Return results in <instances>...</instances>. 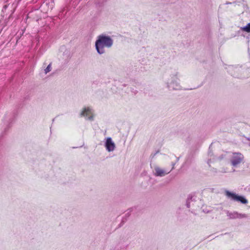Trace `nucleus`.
<instances>
[{"label": "nucleus", "mask_w": 250, "mask_h": 250, "mask_svg": "<svg viewBox=\"0 0 250 250\" xmlns=\"http://www.w3.org/2000/svg\"><path fill=\"white\" fill-rule=\"evenodd\" d=\"M226 214L229 219H242L248 217V215L246 214L239 213L237 211L229 212L227 211Z\"/></svg>", "instance_id": "6"}, {"label": "nucleus", "mask_w": 250, "mask_h": 250, "mask_svg": "<svg viewBox=\"0 0 250 250\" xmlns=\"http://www.w3.org/2000/svg\"><path fill=\"white\" fill-rule=\"evenodd\" d=\"M242 31L250 33V22L247 24L245 26L241 28Z\"/></svg>", "instance_id": "9"}, {"label": "nucleus", "mask_w": 250, "mask_h": 250, "mask_svg": "<svg viewBox=\"0 0 250 250\" xmlns=\"http://www.w3.org/2000/svg\"><path fill=\"white\" fill-rule=\"evenodd\" d=\"M222 158H223V157H221V158H220V159L221 160Z\"/></svg>", "instance_id": "17"}, {"label": "nucleus", "mask_w": 250, "mask_h": 250, "mask_svg": "<svg viewBox=\"0 0 250 250\" xmlns=\"http://www.w3.org/2000/svg\"><path fill=\"white\" fill-rule=\"evenodd\" d=\"M7 7V5H5L4 6H3V8H6Z\"/></svg>", "instance_id": "15"}, {"label": "nucleus", "mask_w": 250, "mask_h": 250, "mask_svg": "<svg viewBox=\"0 0 250 250\" xmlns=\"http://www.w3.org/2000/svg\"><path fill=\"white\" fill-rule=\"evenodd\" d=\"M159 152V151H157L156 153H155L154 154H153V157L157 153Z\"/></svg>", "instance_id": "14"}, {"label": "nucleus", "mask_w": 250, "mask_h": 250, "mask_svg": "<svg viewBox=\"0 0 250 250\" xmlns=\"http://www.w3.org/2000/svg\"><path fill=\"white\" fill-rule=\"evenodd\" d=\"M210 161H211L210 159H208V163L209 164V163L210 162Z\"/></svg>", "instance_id": "13"}, {"label": "nucleus", "mask_w": 250, "mask_h": 250, "mask_svg": "<svg viewBox=\"0 0 250 250\" xmlns=\"http://www.w3.org/2000/svg\"><path fill=\"white\" fill-rule=\"evenodd\" d=\"M225 193L228 198H230L233 201L240 202L244 204L248 203V200L243 196H238L235 193H231L228 190L226 191Z\"/></svg>", "instance_id": "4"}, {"label": "nucleus", "mask_w": 250, "mask_h": 250, "mask_svg": "<svg viewBox=\"0 0 250 250\" xmlns=\"http://www.w3.org/2000/svg\"><path fill=\"white\" fill-rule=\"evenodd\" d=\"M208 155L210 157H211L212 156V153L211 151L210 148H209V151H208Z\"/></svg>", "instance_id": "12"}, {"label": "nucleus", "mask_w": 250, "mask_h": 250, "mask_svg": "<svg viewBox=\"0 0 250 250\" xmlns=\"http://www.w3.org/2000/svg\"><path fill=\"white\" fill-rule=\"evenodd\" d=\"M173 167L171 169H163L158 166H155L154 167V175L157 177H163L168 174L170 171L174 168V164H173Z\"/></svg>", "instance_id": "5"}, {"label": "nucleus", "mask_w": 250, "mask_h": 250, "mask_svg": "<svg viewBox=\"0 0 250 250\" xmlns=\"http://www.w3.org/2000/svg\"><path fill=\"white\" fill-rule=\"evenodd\" d=\"M51 70V64L50 63L48 65L47 67L44 69V73L46 74Z\"/></svg>", "instance_id": "11"}, {"label": "nucleus", "mask_w": 250, "mask_h": 250, "mask_svg": "<svg viewBox=\"0 0 250 250\" xmlns=\"http://www.w3.org/2000/svg\"><path fill=\"white\" fill-rule=\"evenodd\" d=\"M193 197L192 196H189L187 199L186 202V206L187 208H189L190 207V204L191 202L194 201V199H192Z\"/></svg>", "instance_id": "10"}, {"label": "nucleus", "mask_w": 250, "mask_h": 250, "mask_svg": "<svg viewBox=\"0 0 250 250\" xmlns=\"http://www.w3.org/2000/svg\"><path fill=\"white\" fill-rule=\"evenodd\" d=\"M244 159V157L242 153L240 152H233L230 159L231 165L233 167H236L243 162Z\"/></svg>", "instance_id": "3"}, {"label": "nucleus", "mask_w": 250, "mask_h": 250, "mask_svg": "<svg viewBox=\"0 0 250 250\" xmlns=\"http://www.w3.org/2000/svg\"><path fill=\"white\" fill-rule=\"evenodd\" d=\"M231 2H226V4H231Z\"/></svg>", "instance_id": "16"}, {"label": "nucleus", "mask_w": 250, "mask_h": 250, "mask_svg": "<svg viewBox=\"0 0 250 250\" xmlns=\"http://www.w3.org/2000/svg\"><path fill=\"white\" fill-rule=\"evenodd\" d=\"M178 75L179 72L177 69L174 68L171 69L169 78L167 82V87L169 90H177L181 89Z\"/></svg>", "instance_id": "2"}, {"label": "nucleus", "mask_w": 250, "mask_h": 250, "mask_svg": "<svg viewBox=\"0 0 250 250\" xmlns=\"http://www.w3.org/2000/svg\"><path fill=\"white\" fill-rule=\"evenodd\" d=\"M105 147H106V150L109 152L114 150L115 148V145L112 141L111 138L108 137L106 138V142L105 143Z\"/></svg>", "instance_id": "7"}, {"label": "nucleus", "mask_w": 250, "mask_h": 250, "mask_svg": "<svg viewBox=\"0 0 250 250\" xmlns=\"http://www.w3.org/2000/svg\"><path fill=\"white\" fill-rule=\"evenodd\" d=\"M113 43L112 38L104 35H100L95 42V47L97 52L101 55L105 53L104 47L110 48Z\"/></svg>", "instance_id": "1"}, {"label": "nucleus", "mask_w": 250, "mask_h": 250, "mask_svg": "<svg viewBox=\"0 0 250 250\" xmlns=\"http://www.w3.org/2000/svg\"><path fill=\"white\" fill-rule=\"evenodd\" d=\"M91 114H92L91 109L87 107L83 109V111L81 113V116L83 117L88 116L87 119L92 121L93 120V116Z\"/></svg>", "instance_id": "8"}]
</instances>
